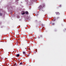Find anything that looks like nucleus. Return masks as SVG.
I'll return each instance as SVG.
<instances>
[{
    "label": "nucleus",
    "mask_w": 66,
    "mask_h": 66,
    "mask_svg": "<svg viewBox=\"0 0 66 66\" xmlns=\"http://www.w3.org/2000/svg\"><path fill=\"white\" fill-rule=\"evenodd\" d=\"M34 22H37V20H35L34 21Z\"/></svg>",
    "instance_id": "9"
},
{
    "label": "nucleus",
    "mask_w": 66,
    "mask_h": 66,
    "mask_svg": "<svg viewBox=\"0 0 66 66\" xmlns=\"http://www.w3.org/2000/svg\"><path fill=\"white\" fill-rule=\"evenodd\" d=\"M31 66V65H30V66Z\"/></svg>",
    "instance_id": "26"
},
{
    "label": "nucleus",
    "mask_w": 66,
    "mask_h": 66,
    "mask_svg": "<svg viewBox=\"0 0 66 66\" xmlns=\"http://www.w3.org/2000/svg\"><path fill=\"white\" fill-rule=\"evenodd\" d=\"M60 6H61V5H60Z\"/></svg>",
    "instance_id": "25"
},
{
    "label": "nucleus",
    "mask_w": 66,
    "mask_h": 66,
    "mask_svg": "<svg viewBox=\"0 0 66 66\" xmlns=\"http://www.w3.org/2000/svg\"><path fill=\"white\" fill-rule=\"evenodd\" d=\"M42 6H43V7H45L46 6V5H45V4H43Z\"/></svg>",
    "instance_id": "7"
},
{
    "label": "nucleus",
    "mask_w": 66,
    "mask_h": 66,
    "mask_svg": "<svg viewBox=\"0 0 66 66\" xmlns=\"http://www.w3.org/2000/svg\"><path fill=\"white\" fill-rule=\"evenodd\" d=\"M38 38H40V37H39L38 36Z\"/></svg>",
    "instance_id": "22"
},
{
    "label": "nucleus",
    "mask_w": 66,
    "mask_h": 66,
    "mask_svg": "<svg viewBox=\"0 0 66 66\" xmlns=\"http://www.w3.org/2000/svg\"><path fill=\"white\" fill-rule=\"evenodd\" d=\"M2 14L1 13H0V15L2 16Z\"/></svg>",
    "instance_id": "10"
},
{
    "label": "nucleus",
    "mask_w": 66,
    "mask_h": 66,
    "mask_svg": "<svg viewBox=\"0 0 66 66\" xmlns=\"http://www.w3.org/2000/svg\"><path fill=\"white\" fill-rule=\"evenodd\" d=\"M9 29H10L9 28L7 27H6V31H8V30H9Z\"/></svg>",
    "instance_id": "3"
},
{
    "label": "nucleus",
    "mask_w": 66,
    "mask_h": 66,
    "mask_svg": "<svg viewBox=\"0 0 66 66\" xmlns=\"http://www.w3.org/2000/svg\"><path fill=\"white\" fill-rule=\"evenodd\" d=\"M59 7H60L59 6H58L57 7V9H58Z\"/></svg>",
    "instance_id": "14"
},
{
    "label": "nucleus",
    "mask_w": 66,
    "mask_h": 66,
    "mask_svg": "<svg viewBox=\"0 0 66 66\" xmlns=\"http://www.w3.org/2000/svg\"><path fill=\"white\" fill-rule=\"evenodd\" d=\"M16 63H14L13 65L14 66H15Z\"/></svg>",
    "instance_id": "13"
},
{
    "label": "nucleus",
    "mask_w": 66,
    "mask_h": 66,
    "mask_svg": "<svg viewBox=\"0 0 66 66\" xmlns=\"http://www.w3.org/2000/svg\"><path fill=\"white\" fill-rule=\"evenodd\" d=\"M54 30L55 31H56V29H55Z\"/></svg>",
    "instance_id": "21"
},
{
    "label": "nucleus",
    "mask_w": 66,
    "mask_h": 66,
    "mask_svg": "<svg viewBox=\"0 0 66 66\" xmlns=\"http://www.w3.org/2000/svg\"><path fill=\"white\" fill-rule=\"evenodd\" d=\"M25 13L26 14H27V15H28V14H29V12L27 11H26L25 12Z\"/></svg>",
    "instance_id": "4"
},
{
    "label": "nucleus",
    "mask_w": 66,
    "mask_h": 66,
    "mask_svg": "<svg viewBox=\"0 0 66 66\" xmlns=\"http://www.w3.org/2000/svg\"><path fill=\"white\" fill-rule=\"evenodd\" d=\"M55 14H56V15H60V13L59 12H55Z\"/></svg>",
    "instance_id": "2"
},
{
    "label": "nucleus",
    "mask_w": 66,
    "mask_h": 66,
    "mask_svg": "<svg viewBox=\"0 0 66 66\" xmlns=\"http://www.w3.org/2000/svg\"><path fill=\"white\" fill-rule=\"evenodd\" d=\"M55 20H54V21H55Z\"/></svg>",
    "instance_id": "23"
},
{
    "label": "nucleus",
    "mask_w": 66,
    "mask_h": 66,
    "mask_svg": "<svg viewBox=\"0 0 66 66\" xmlns=\"http://www.w3.org/2000/svg\"><path fill=\"white\" fill-rule=\"evenodd\" d=\"M30 53L28 55V56H30Z\"/></svg>",
    "instance_id": "20"
},
{
    "label": "nucleus",
    "mask_w": 66,
    "mask_h": 66,
    "mask_svg": "<svg viewBox=\"0 0 66 66\" xmlns=\"http://www.w3.org/2000/svg\"><path fill=\"white\" fill-rule=\"evenodd\" d=\"M54 24V23H53L52 24V25H53V26Z\"/></svg>",
    "instance_id": "15"
},
{
    "label": "nucleus",
    "mask_w": 66,
    "mask_h": 66,
    "mask_svg": "<svg viewBox=\"0 0 66 66\" xmlns=\"http://www.w3.org/2000/svg\"><path fill=\"white\" fill-rule=\"evenodd\" d=\"M23 45H24V44H21V46H23Z\"/></svg>",
    "instance_id": "12"
},
{
    "label": "nucleus",
    "mask_w": 66,
    "mask_h": 66,
    "mask_svg": "<svg viewBox=\"0 0 66 66\" xmlns=\"http://www.w3.org/2000/svg\"><path fill=\"white\" fill-rule=\"evenodd\" d=\"M39 11H42V12H44V11L43 10V7L42 6L40 5L39 6Z\"/></svg>",
    "instance_id": "1"
},
{
    "label": "nucleus",
    "mask_w": 66,
    "mask_h": 66,
    "mask_svg": "<svg viewBox=\"0 0 66 66\" xmlns=\"http://www.w3.org/2000/svg\"><path fill=\"white\" fill-rule=\"evenodd\" d=\"M59 18H60V17H57V19H59Z\"/></svg>",
    "instance_id": "11"
},
{
    "label": "nucleus",
    "mask_w": 66,
    "mask_h": 66,
    "mask_svg": "<svg viewBox=\"0 0 66 66\" xmlns=\"http://www.w3.org/2000/svg\"><path fill=\"white\" fill-rule=\"evenodd\" d=\"M23 54H25V55H26V52H25L23 51Z\"/></svg>",
    "instance_id": "8"
},
{
    "label": "nucleus",
    "mask_w": 66,
    "mask_h": 66,
    "mask_svg": "<svg viewBox=\"0 0 66 66\" xmlns=\"http://www.w3.org/2000/svg\"><path fill=\"white\" fill-rule=\"evenodd\" d=\"M24 14H25V11H23L22 13V15H24Z\"/></svg>",
    "instance_id": "5"
},
{
    "label": "nucleus",
    "mask_w": 66,
    "mask_h": 66,
    "mask_svg": "<svg viewBox=\"0 0 66 66\" xmlns=\"http://www.w3.org/2000/svg\"><path fill=\"white\" fill-rule=\"evenodd\" d=\"M25 49L27 50V49L28 48H27V47H26L25 48Z\"/></svg>",
    "instance_id": "18"
},
{
    "label": "nucleus",
    "mask_w": 66,
    "mask_h": 66,
    "mask_svg": "<svg viewBox=\"0 0 66 66\" xmlns=\"http://www.w3.org/2000/svg\"><path fill=\"white\" fill-rule=\"evenodd\" d=\"M20 56V55L19 54H17L16 55V57H19V56Z\"/></svg>",
    "instance_id": "6"
},
{
    "label": "nucleus",
    "mask_w": 66,
    "mask_h": 66,
    "mask_svg": "<svg viewBox=\"0 0 66 66\" xmlns=\"http://www.w3.org/2000/svg\"><path fill=\"white\" fill-rule=\"evenodd\" d=\"M15 66H18V65H17V64H16V63H15Z\"/></svg>",
    "instance_id": "17"
},
{
    "label": "nucleus",
    "mask_w": 66,
    "mask_h": 66,
    "mask_svg": "<svg viewBox=\"0 0 66 66\" xmlns=\"http://www.w3.org/2000/svg\"><path fill=\"white\" fill-rule=\"evenodd\" d=\"M19 0H16V1H18Z\"/></svg>",
    "instance_id": "24"
},
{
    "label": "nucleus",
    "mask_w": 66,
    "mask_h": 66,
    "mask_svg": "<svg viewBox=\"0 0 66 66\" xmlns=\"http://www.w3.org/2000/svg\"><path fill=\"white\" fill-rule=\"evenodd\" d=\"M20 65H22V62H21L20 63Z\"/></svg>",
    "instance_id": "16"
},
{
    "label": "nucleus",
    "mask_w": 66,
    "mask_h": 66,
    "mask_svg": "<svg viewBox=\"0 0 66 66\" xmlns=\"http://www.w3.org/2000/svg\"><path fill=\"white\" fill-rule=\"evenodd\" d=\"M40 36L41 37H42V35H40Z\"/></svg>",
    "instance_id": "19"
}]
</instances>
